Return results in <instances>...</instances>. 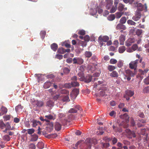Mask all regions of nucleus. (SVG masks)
<instances>
[{"label":"nucleus","mask_w":149,"mask_h":149,"mask_svg":"<svg viewBox=\"0 0 149 149\" xmlns=\"http://www.w3.org/2000/svg\"><path fill=\"white\" fill-rule=\"evenodd\" d=\"M138 61V59L131 61L129 64V68L131 69H134L135 72V71L137 69Z\"/></svg>","instance_id":"obj_1"},{"label":"nucleus","mask_w":149,"mask_h":149,"mask_svg":"<svg viewBox=\"0 0 149 149\" xmlns=\"http://www.w3.org/2000/svg\"><path fill=\"white\" fill-rule=\"evenodd\" d=\"M137 10L136 11L140 12L144 10L145 12L147 11V6L146 4L145 3L144 5H143L141 3H139L137 4Z\"/></svg>","instance_id":"obj_2"},{"label":"nucleus","mask_w":149,"mask_h":149,"mask_svg":"<svg viewBox=\"0 0 149 149\" xmlns=\"http://www.w3.org/2000/svg\"><path fill=\"white\" fill-rule=\"evenodd\" d=\"M133 91L130 90H127L125 91V95L124 96L127 100H129L130 99V97L134 95Z\"/></svg>","instance_id":"obj_3"},{"label":"nucleus","mask_w":149,"mask_h":149,"mask_svg":"<svg viewBox=\"0 0 149 149\" xmlns=\"http://www.w3.org/2000/svg\"><path fill=\"white\" fill-rule=\"evenodd\" d=\"M77 77L76 76H74L71 78V82L73 87L79 86V83L77 81Z\"/></svg>","instance_id":"obj_4"},{"label":"nucleus","mask_w":149,"mask_h":149,"mask_svg":"<svg viewBox=\"0 0 149 149\" xmlns=\"http://www.w3.org/2000/svg\"><path fill=\"white\" fill-rule=\"evenodd\" d=\"M141 15V12L136 11L135 15L132 17V19L134 21H137L140 19Z\"/></svg>","instance_id":"obj_5"},{"label":"nucleus","mask_w":149,"mask_h":149,"mask_svg":"<svg viewBox=\"0 0 149 149\" xmlns=\"http://www.w3.org/2000/svg\"><path fill=\"white\" fill-rule=\"evenodd\" d=\"M73 61L74 64H77L80 65L82 64L84 62L83 60L80 58H73Z\"/></svg>","instance_id":"obj_6"},{"label":"nucleus","mask_w":149,"mask_h":149,"mask_svg":"<svg viewBox=\"0 0 149 149\" xmlns=\"http://www.w3.org/2000/svg\"><path fill=\"white\" fill-rule=\"evenodd\" d=\"M109 39V37L108 36H100L98 38V40L99 42H107Z\"/></svg>","instance_id":"obj_7"},{"label":"nucleus","mask_w":149,"mask_h":149,"mask_svg":"<svg viewBox=\"0 0 149 149\" xmlns=\"http://www.w3.org/2000/svg\"><path fill=\"white\" fill-rule=\"evenodd\" d=\"M135 42V40L134 38H129L125 42V45L127 46H130L131 45V44L134 43Z\"/></svg>","instance_id":"obj_8"},{"label":"nucleus","mask_w":149,"mask_h":149,"mask_svg":"<svg viewBox=\"0 0 149 149\" xmlns=\"http://www.w3.org/2000/svg\"><path fill=\"white\" fill-rule=\"evenodd\" d=\"M118 10L120 11H125L127 10L126 7L125 8V6L121 3H119L118 8Z\"/></svg>","instance_id":"obj_9"},{"label":"nucleus","mask_w":149,"mask_h":149,"mask_svg":"<svg viewBox=\"0 0 149 149\" xmlns=\"http://www.w3.org/2000/svg\"><path fill=\"white\" fill-rule=\"evenodd\" d=\"M54 127L56 130L59 131L61 129V125L59 122H56L55 123Z\"/></svg>","instance_id":"obj_10"},{"label":"nucleus","mask_w":149,"mask_h":149,"mask_svg":"<svg viewBox=\"0 0 149 149\" xmlns=\"http://www.w3.org/2000/svg\"><path fill=\"white\" fill-rule=\"evenodd\" d=\"M125 40V36H124L122 35H121L119 39L120 41V45H123Z\"/></svg>","instance_id":"obj_11"},{"label":"nucleus","mask_w":149,"mask_h":149,"mask_svg":"<svg viewBox=\"0 0 149 149\" xmlns=\"http://www.w3.org/2000/svg\"><path fill=\"white\" fill-rule=\"evenodd\" d=\"M79 79L80 81H84L85 78L82 72H79L78 74Z\"/></svg>","instance_id":"obj_12"},{"label":"nucleus","mask_w":149,"mask_h":149,"mask_svg":"<svg viewBox=\"0 0 149 149\" xmlns=\"http://www.w3.org/2000/svg\"><path fill=\"white\" fill-rule=\"evenodd\" d=\"M120 118L124 119L126 121L128 120L129 117L127 113H125L124 114L121 115L120 116Z\"/></svg>","instance_id":"obj_13"},{"label":"nucleus","mask_w":149,"mask_h":149,"mask_svg":"<svg viewBox=\"0 0 149 149\" xmlns=\"http://www.w3.org/2000/svg\"><path fill=\"white\" fill-rule=\"evenodd\" d=\"M113 1L111 0H109L107 1V5L106 6V8L109 9L112 6Z\"/></svg>","instance_id":"obj_14"},{"label":"nucleus","mask_w":149,"mask_h":149,"mask_svg":"<svg viewBox=\"0 0 149 149\" xmlns=\"http://www.w3.org/2000/svg\"><path fill=\"white\" fill-rule=\"evenodd\" d=\"M31 122L32 123V125L33 127H35L38 125V124L40 123V122L37 121L35 120L32 119L31 120Z\"/></svg>","instance_id":"obj_15"},{"label":"nucleus","mask_w":149,"mask_h":149,"mask_svg":"<svg viewBox=\"0 0 149 149\" xmlns=\"http://www.w3.org/2000/svg\"><path fill=\"white\" fill-rule=\"evenodd\" d=\"M123 24H119L116 26V28L118 29H122L123 30H125L126 29V27Z\"/></svg>","instance_id":"obj_16"},{"label":"nucleus","mask_w":149,"mask_h":149,"mask_svg":"<svg viewBox=\"0 0 149 149\" xmlns=\"http://www.w3.org/2000/svg\"><path fill=\"white\" fill-rule=\"evenodd\" d=\"M61 97L62 98V100L63 102H69L70 101L68 95L62 96Z\"/></svg>","instance_id":"obj_17"},{"label":"nucleus","mask_w":149,"mask_h":149,"mask_svg":"<svg viewBox=\"0 0 149 149\" xmlns=\"http://www.w3.org/2000/svg\"><path fill=\"white\" fill-rule=\"evenodd\" d=\"M87 45V43L85 41H80L79 42V47L80 46H81L83 48L81 49V50H83V48L84 47H86Z\"/></svg>","instance_id":"obj_18"},{"label":"nucleus","mask_w":149,"mask_h":149,"mask_svg":"<svg viewBox=\"0 0 149 149\" xmlns=\"http://www.w3.org/2000/svg\"><path fill=\"white\" fill-rule=\"evenodd\" d=\"M126 73L129 76L134 77L135 74V73L133 72L130 70H127L125 71Z\"/></svg>","instance_id":"obj_19"},{"label":"nucleus","mask_w":149,"mask_h":149,"mask_svg":"<svg viewBox=\"0 0 149 149\" xmlns=\"http://www.w3.org/2000/svg\"><path fill=\"white\" fill-rule=\"evenodd\" d=\"M36 104L37 106L40 107L43 106L44 103L42 101L37 100L36 102Z\"/></svg>","instance_id":"obj_20"},{"label":"nucleus","mask_w":149,"mask_h":149,"mask_svg":"<svg viewBox=\"0 0 149 149\" xmlns=\"http://www.w3.org/2000/svg\"><path fill=\"white\" fill-rule=\"evenodd\" d=\"M58 45H57L55 43H54L51 45V47L52 49L54 51H56L58 48Z\"/></svg>","instance_id":"obj_21"},{"label":"nucleus","mask_w":149,"mask_h":149,"mask_svg":"<svg viewBox=\"0 0 149 149\" xmlns=\"http://www.w3.org/2000/svg\"><path fill=\"white\" fill-rule=\"evenodd\" d=\"M52 84V83L50 81H47L45 82L44 85V88L46 89L49 88Z\"/></svg>","instance_id":"obj_22"},{"label":"nucleus","mask_w":149,"mask_h":149,"mask_svg":"<svg viewBox=\"0 0 149 149\" xmlns=\"http://www.w3.org/2000/svg\"><path fill=\"white\" fill-rule=\"evenodd\" d=\"M110 76L113 77H118V74L116 71H114L110 74Z\"/></svg>","instance_id":"obj_23"},{"label":"nucleus","mask_w":149,"mask_h":149,"mask_svg":"<svg viewBox=\"0 0 149 149\" xmlns=\"http://www.w3.org/2000/svg\"><path fill=\"white\" fill-rule=\"evenodd\" d=\"M92 77L91 76L88 75L85 78L84 81L86 83L90 82L92 80Z\"/></svg>","instance_id":"obj_24"},{"label":"nucleus","mask_w":149,"mask_h":149,"mask_svg":"<svg viewBox=\"0 0 149 149\" xmlns=\"http://www.w3.org/2000/svg\"><path fill=\"white\" fill-rule=\"evenodd\" d=\"M79 92V89L75 88L72 90V94L74 95L76 97L78 94ZM72 94V93L71 94Z\"/></svg>","instance_id":"obj_25"},{"label":"nucleus","mask_w":149,"mask_h":149,"mask_svg":"<svg viewBox=\"0 0 149 149\" xmlns=\"http://www.w3.org/2000/svg\"><path fill=\"white\" fill-rule=\"evenodd\" d=\"M1 114L3 115L7 112V109L6 107L2 106L1 108Z\"/></svg>","instance_id":"obj_26"},{"label":"nucleus","mask_w":149,"mask_h":149,"mask_svg":"<svg viewBox=\"0 0 149 149\" xmlns=\"http://www.w3.org/2000/svg\"><path fill=\"white\" fill-rule=\"evenodd\" d=\"M47 105L49 107H52L54 106V103L52 100H49L47 102Z\"/></svg>","instance_id":"obj_27"},{"label":"nucleus","mask_w":149,"mask_h":149,"mask_svg":"<svg viewBox=\"0 0 149 149\" xmlns=\"http://www.w3.org/2000/svg\"><path fill=\"white\" fill-rule=\"evenodd\" d=\"M126 50L125 47L124 46L120 47L119 48L118 51L120 53H123Z\"/></svg>","instance_id":"obj_28"},{"label":"nucleus","mask_w":149,"mask_h":149,"mask_svg":"<svg viewBox=\"0 0 149 149\" xmlns=\"http://www.w3.org/2000/svg\"><path fill=\"white\" fill-rule=\"evenodd\" d=\"M47 128L49 129L50 131L52 130L53 128V123L51 122H49L47 124Z\"/></svg>","instance_id":"obj_29"},{"label":"nucleus","mask_w":149,"mask_h":149,"mask_svg":"<svg viewBox=\"0 0 149 149\" xmlns=\"http://www.w3.org/2000/svg\"><path fill=\"white\" fill-rule=\"evenodd\" d=\"M37 146L38 148L42 149L44 147V144L42 142H39L37 144Z\"/></svg>","instance_id":"obj_30"},{"label":"nucleus","mask_w":149,"mask_h":149,"mask_svg":"<svg viewBox=\"0 0 149 149\" xmlns=\"http://www.w3.org/2000/svg\"><path fill=\"white\" fill-rule=\"evenodd\" d=\"M84 55L86 57L89 58L92 56V53L91 52L86 51L85 52Z\"/></svg>","instance_id":"obj_31"},{"label":"nucleus","mask_w":149,"mask_h":149,"mask_svg":"<svg viewBox=\"0 0 149 149\" xmlns=\"http://www.w3.org/2000/svg\"><path fill=\"white\" fill-rule=\"evenodd\" d=\"M62 95L61 96L59 94H57L56 95H53L52 97V99L54 100H56L59 98L61 97Z\"/></svg>","instance_id":"obj_32"},{"label":"nucleus","mask_w":149,"mask_h":149,"mask_svg":"<svg viewBox=\"0 0 149 149\" xmlns=\"http://www.w3.org/2000/svg\"><path fill=\"white\" fill-rule=\"evenodd\" d=\"M123 61L121 60H120L117 63V66L119 68H121L123 65Z\"/></svg>","instance_id":"obj_33"},{"label":"nucleus","mask_w":149,"mask_h":149,"mask_svg":"<svg viewBox=\"0 0 149 149\" xmlns=\"http://www.w3.org/2000/svg\"><path fill=\"white\" fill-rule=\"evenodd\" d=\"M6 127V125L4 123L2 120H0V128L3 129Z\"/></svg>","instance_id":"obj_34"},{"label":"nucleus","mask_w":149,"mask_h":149,"mask_svg":"<svg viewBox=\"0 0 149 149\" xmlns=\"http://www.w3.org/2000/svg\"><path fill=\"white\" fill-rule=\"evenodd\" d=\"M115 18V16L114 15H111L109 16L108 17V19L110 21H112Z\"/></svg>","instance_id":"obj_35"},{"label":"nucleus","mask_w":149,"mask_h":149,"mask_svg":"<svg viewBox=\"0 0 149 149\" xmlns=\"http://www.w3.org/2000/svg\"><path fill=\"white\" fill-rule=\"evenodd\" d=\"M65 49L63 48H59L57 52L60 54H64L65 53V52L64 51Z\"/></svg>","instance_id":"obj_36"},{"label":"nucleus","mask_w":149,"mask_h":149,"mask_svg":"<svg viewBox=\"0 0 149 149\" xmlns=\"http://www.w3.org/2000/svg\"><path fill=\"white\" fill-rule=\"evenodd\" d=\"M3 140L7 141L10 140V138L8 135H5L3 136Z\"/></svg>","instance_id":"obj_37"},{"label":"nucleus","mask_w":149,"mask_h":149,"mask_svg":"<svg viewBox=\"0 0 149 149\" xmlns=\"http://www.w3.org/2000/svg\"><path fill=\"white\" fill-rule=\"evenodd\" d=\"M126 21V19L125 17H122L120 20V22L121 24H124L125 23Z\"/></svg>","instance_id":"obj_38"},{"label":"nucleus","mask_w":149,"mask_h":149,"mask_svg":"<svg viewBox=\"0 0 149 149\" xmlns=\"http://www.w3.org/2000/svg\"><path fill=\"white\" fill-rule=\"evenodd\" d=\"M38 138V136L36 135H33L32 136L31 140L33 141H36L37 140Z\"/></svg>","instance_id":"obj_39"},{"label":"nucleus","mask_w":149,"mask_h":149,"mask_svg":"<svg viewBox=\"0 0 149 149\" xmlns=\"http://www.w3.org/2000/svg\"><path fill=\"white\" fill-rule=\"evenodd\" d=\"M46 34V32L45 31H41L40 32V35L41 38L42 39H43Z\"/></svg>","instance_id":"obj_40"},{"label":"nucleus","mask_w":149,"mask_h":149,"mask_svg":"<svg viewBox=\"0 0 149 149\" xmlns=\"http://www.w3.org/2000/svg\"><path fill=\"white\" fill-rule=\"evenodd\" d=\"M127 23L128 24L132 25H134L136 24L135 22L130 19H129L127 21Z\"/></svg>","instance_id":"obj_41"},{"label":"nucleus","mask_w":149,"mask_h":149,"mask_svg":"<svg viewBox=\"0 0 149 149\" xmlns=\"http://www.w3.org/2000/svg\"><path fill=\"white\" fill-rule=\"evenodd\" d=\"M115 69V67L113 65H109L108 66V69L110 71H112Z\"/></svg>","instance_id":"obj_42"},{"label":"nucleus","mask_w":149,"mask_h":149,"mask_svg":"<svg viewBox=\"0 0 149 149\" xmlns=\"http://www.w3.org/2000/svg\"><path fill=\"white\" fill-rule=\"evenodd\" d=\"M77 112V110L74 108H72L70 109L68 111V112L71 113H76Z\"/></svg>","instance_id":"obj_43"},{"label":"nucleus","mask_w":149,"mask_h":149,"mask_svg":"<svg viewBox=\"0 0 149 149\" xmlns=\"http://www.w3.org/2000/svg\"><path fill=\"white\" fill-rule=\"evenodd\" d=\"M27 131L29 134H31L34 132L35 130L33 128L29 129L27 130Z\"/></svg>","instance_id":"obj_44"},{"label":"nucleus","mask_w":149,"mask_h":149,"mask_svg":"<svg viewBox=\"0 0 149 149\" xmlns=\"http://www.w3.org/2000/svg\"><path fill=\"white\" fill-rule=\"evenodd\" d=\"M123 13L120 12H117L116 13V17L117 19L120 18L122 15Z\"/></svg>","instance_id":"obj_45"},{"label":"nucleus","mask_w":149,"mask_h":149,"mask_svg":"<svg viewBox=\"0 0 149 149\" xmlns=\"http://www.w3.org/2000/svg\"><path fill=\"white\" fill-rule=\"evenodd\" d=\"M117 61L116 60L113 58H111L110 61V63L111 64H115L117 63Z\"/></svg>","instance_id":"obj_46"},{"label":"nucleus","mask_w":149,"mask_h":149,"mask_svg":"<svg viewBox=\"0 0 149 149\" xmlns=\"http://www.w3.org/2000/svg\"><path fill=\"white\" fill-rule=\"evenodd\" d=\"M143 91L144 93H149V86L143 89Z\"/></svg>","instance_id":"obj_47"},{"label":"nucleus","mask_w":149,"mask_h":149,"mask_svg":"<svg viewBox=\"0 0 149 149\" xmlns=\"http://www.w3.org/2000/svg\"><path fill=\"white\" fill-rule=\"evenodd\" d=\"M70 69L67 68H63V71L64 73L66 74L68 73L70 71Z\"/></svg>","instance_id":"obj_48"},{"label":"nucleus","mask_w":149,"mask_h":149,"mask_svg":"<svg viewBox=\"0 0 149 149\" xmlns=\"http://www.w3.org/2000/svg\"><path fill=\"white\" fill-rule=\"evenodd\" d=\"M142 33V31L141 29H138L136 31V34L138 36L141 35Z\"/></svg>","instance_id":"obj_49"},{"label":"nucleus","mask_w":149,"mask_h":149,"mask_svg":"<svg viewBox=\"0 0 149 149\" xmlns=\"http://www.w3.org/2000/svg\"><path fill=\"white\" fill-rule=\"evenodd\" d=\"M126 132H127L128 133H129V134H130V133H131V134H132V136L134 137H135L136 136H135V133L133 132H132L130 130L127 129L126 130Z\"/></svg>","instance_id":"obj_50"},{"label":"nucleus","mask_w":149,"mask_h":149,"mask_svg":"<svg viewBox=\"0 0 149 149\" xmlns=\"http://www.w3.org/2000/svg\"><path fill=\"white\" fill-rule=\"evenodd\" d=\"M45 117L47 119L49 120L54 119L53 116L50 114L45 116Z\"/></svg>","instance_id":"obj_51"},{"label":"nucleus","mask_w":149,"mask_h":149,"mask_svg":"<svg viewBox=\"0 0 149 149\" xmlns=\"http://www.w3.org/2000/svg\"><path fill=\"white\" fill-rule=\"evenodd\" d=\"M65 86L67 88H70L73 87L72 84L71 82V83H68L66 84H65Z\"/></svg>","instance_id":"obj_52"},{"label":"nucleus","mask_w":149,"mask_h":149,"mask_svg":"<svg viewBox=\"0 0 149 149\" xmlns=\"http://www.w3.org/2000/svg\"><path fill=\"white\" fill-rule=\"evenodd\" d=\"M144 82L146 84H149V76L144 80Z\"/></svg>","instance_id":"obj_53"},{"label":"nucleus","mask_w":149,"mask_h":149,"mask_svg":"<svg viewBox=\"0 0 149 149\" xmlns=\"http://www.w3.org/2000/svg\"><path fill=\"white\" fill-rule=\"evenodd\" d=\"M117 8V7L113 6L110 10V13H114L116 11Z\"/></svg>","instance_id":"obj_54"},{"label":"nucleus","mask_w":149,"mask_h":149,"mask_svg":"<svg viewBox=\"0 0 149 149\" xmlns=\"http://www.w3.org/2000/svg\"><path fill=\"white\" fill-rule=\"evenodd\" d=\"M132 48L134 51L136 50L138 48L137 45L136 44H134L132 47Z\"/></svg>","instance_id":"obj_55"},{"label":"nucleus","mask_w":149,"mask_h":149,"mask_svg":"<svg viewBox=\"0 0 149 149\" xmlns=\"http://www.w3.org/2000/svg\"><path fill=\"white\" fill-rule=\"evenodd\" d=\"M84 40H85V42H88L90 40V37L86 35L84 37Z\"/></svg>","instance_id":"obj_56"},{"label":"nucleus","mask_w":149,"mask_h":149,"mask_svg":"<svg viewBox=\"0 0 149 149\" xmlns=\"http://www.w3.org/2000/svg\"><path fill=\"white\" fill-rule=\"evenodd\" d=\"M100 94L101 96H103V97L104 96H105L106 95H107V94H106V93H105V92L104 91H101L100 92Z\"/></svg>","instance_id":"obj_57"},{"label":"nucleus","mask_w":149,"mask_h":149,"mask_svg":"<svg viewBox=\"0 0 149 149\" xmlns=\"http://www.w3.org/2000/svg\"><path fill=\"white\" fill-rule=\"evenodd\" d=\"M29 149H35L36 148L35 145L33 144H31L29 146Z\"/></svg>","instance_id":"obj_58"},{"label":"nucleus","mask_w":149,"mask_h":149,"mask_svg":"<svg viewBox=\"0 0 149 149\" xmlns=\"http://www.w3.org/2000/svg\"><path fill=\"white\" fill-rule=\"evenodd\" d=\"M61 93L62 94H66L68 95L69 94V92L64 89L61 90Z\"/></svg>","instance_id":"obj_59"},{"label":"nucleus","mask_w":149,"mask_h":149,"mask_svg":"<svg viewBox=\"0 0 149 149\" xmlns=\"http://www.w3.org/2000/svg\"><path fill=\"white\" fill-rule=\"evenodd\" d=\"M78 33L83 36L85 34V31L84 30H80L78 32Z\"/></svg>","instance_id":"obj_60"},{"label":"nucleus","mask_w":149,"mask_h":149,"mask_svg":"<svg viewBox=\"0 0 149 149\" xmlns=\"http://www.w3.org/2000/svg\"><path fill=\"white\" fill-rule=\"evenodd\" d=\"M97 10H98V13L100 14L101 13H102L103 11L102 9H101L100 8H99L98 7L97 8L96 10H95V13H97Z\"/></svg>","instance_id":"obj_61"},{"label":"nucleus","mask_w":149,"mask_h":149,"mask_svg":"<svg viewBox=\"0 0 149 149\" xmlns=\"http://www.w3.org/2000/svg\"><path fill=\"white\" fill-rule=\"evenodd\" d=\"M85 68V66L81 65L80 67L79 70L82 72H83L84 71Z\"/></svg>","instance_id":"obj_62"},{"label":"nucleus","mask_w":149,"mask_h":149,"mask_svg":"<svg viewBox=\"0 0 149 149\" xmlns=\"http://www.w3.org/2000/svg\"><path fill=\"white\" fill-rule=\"evenodd\" d=\"M6 125V127L7 128V129L10 130L11 128V127L9 124V123L8 122H7Z\"/></svg>","instance_id":"obj_63"},{"label":"nucleus","mask_w":149,"mask_h":149,"mask_svg":"<svg viewBox=\"0 0 149 149\" xmlns=\"http://www.w3.org/2000/svg\"><path fill=\"white\" fill-rule=\"evenodd\" d=\"M138 116L140 117L143 118L144 116V114L143 112H140L138 114Z\"/></svg>","instance_id":"obj_64"}]
</instances>
